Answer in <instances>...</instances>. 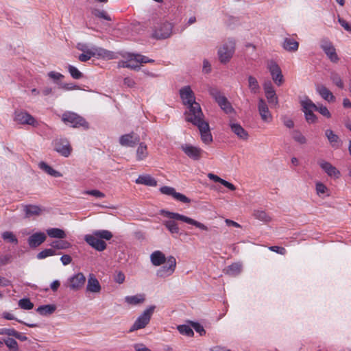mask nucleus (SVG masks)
Wrapping results in <instances>:
<instances>
[{"label": "nucleus", "mask_w": 351, "mask_h": 351, "mask_svg": "<svg viewBox=\"0 0 351 351\" xmlns=\"http://www.w3.org/2000/svg\"><path fill=\"white\" fill-rule=\"evenodd\" d=\"M196 127L199 131L202 141L206 145L211 143L213 139L208 121L201 123Z\"/></svg>", "instance_id": "obj_21"}, {"label": "nucleus", "mask_w": 351, "mask_h": 351, "mask_svg": "<svg viewBox=\"0 0 351 351\" xmlns=\"http://www.w3.org/2000/svg\"><path fill=\"white\" fill-rule=\"evenodd\" d=\"M86 282V277L82 272H78L70 276L66 282V286L70 290L77 291L82 289Z\"/></svg>", "instance_id": "obj_11"}, {"label": "nucleus", "mask_w": 351, "mask_h": 351, "mask_svg": "<svg viewBox=\"0 0 351 351\" xmlns=\"http://www.w3.org/2000/svg\"><path fill=\"white\" fill-rule=\"evenodd\" d=\"M130 55H134V53H125L122 56L125 58L124 60H121L118 62V66L121 68H129L134 70L139 69L138 63L135 62V60H130Z\"/></svg>", "instance_id": "obj_29"}, {"label": "nucleus", "mask_w": 351, "mask_h": 351, "mask_svg": "<svg viewBox=\"0 0 351 351\" xmlns=\"http://www.w3.org/2000/svg\"><path fill=\"white\" fill-rule=\"evenodd\" d=\"M166 264L160 267L156 271V276L160 278H165L171 276L176 267V260L173 256L167 258Z\"/></svg>", "instance_id": "obj_10"}, {"label": "nucleus", "mask_w": 351, "mask_h": 351, "mask_svg": "<svg viewBox=\"0 0 351 351\" xmlns=\"http://www.w3.org/2000/svg\"><path fill=\"white\" fill-rule=\"evenodd\" d=\"M101 290V285L93 274L88 276L86 291L92 293H99Z\"/></svg>", "instance_id": "obj_23"}, {"label": "nucleus", "mask_w": 351, "mask_h": 351, "mask_svg": "<svg viewBox=\"0 0 351 351\" xmlns=\"http://www.w3.org/2000/svg\"><path fill=\"white\" fill-rule=\"evenodd\" d=\"M55 150L64 157L70 156L72 148L70 144L66 141H60L56 143Z\"/></svg>", "instance_id": "obj_30"}, {"label": "nucleus", "mask_w": 351, "mask_h": 351, "mask_svg": "<svg viewBox=\"0 0 351 351\" xmlns=\"http://www.w3.org/2000/svg\"><path fill=\"white\" fill-rule=\"evenodd\" d=\"M136 184H144L149 186H156L157 181L149 175H141L136 180Z\"/></svg>", "instance_id": "obj_36"}, {"label": "nucleus", "mask_w": 351, "mask_h": 351, "mask_svg": "<svg viewBox=\"0 0 351 351\" xmlns=\"http://www.w3.org/2000/svg\"><path fill=\"white\" fill-rule=\"evenodd\" d=\"M48 76L53 80H58L63 77V75L61 73L55 71H50L48 73Z\"/></svg>", "instance_id": "obj_62"}, {"label": "nucleus", "mask_w": 351, "mask_h": 351, "mask_svg": "<svg viewBox=\"0 0 351 351\" xmlns=\"http://www.w3.org/2000/svg\"><path fill=\"white\" fill-rule=\"evenodd\" d=\"M145 297L144 294L140 293L134 295H128L124 298L125 302L130 306H137L144 302Z\"/></svg>", "instance_id": "obj_34"}, {"label": "nucleus", "mask_w": 351, "mask_h": 351, "mask_svg": "<svg viewBox=\"0 0 351 351\" xmlns=\"http://www.w3.org/2000/svg\"><path fill=\"white\" fill-rule=\"evenodd\" d=\"M159 191L162 194L171 196L173 199H175L177 201L186 204L191 202V199L189 198H188L186 195L180 193L176 192V189L173 187L164 186L160 187Z\"/></svg>", "instance_id": "obj_18"}, {"label": "nucleus", "mask_w": 351, "mask_h": 351, "mask_svg": "<svg viewBox=\"0 0 351 351\" xmlns=\"http://www.w3.org/2000/svg\"><path fill=\"white\" fill-rule=\"evenodd\" d=\"M179 93L182 102L186 107L197 103L195 100V94L190 86H185L181 88Z\"/></svg>", "instance_id": "obj_16"}, {"label": "nucleus", "mask_w": 351, "mask_h": 351, "mask_svg": "<svg viewBox=\"0 0 351 351\" xmlns=\"http://www.w3.org/2000/svg\"><path fill=\"white\" fill-rule=\"evenodd\" d=\"M184 115L186 121L195 126L206 121L199 103L186 106Z\"/></svg>", "instance_id": "obj_2"}, {"label": "nucleus", "mask_w": 351, "mask_h": 351, "mask_svg": "<svg viewBox=\"0 0 351 351\" xmlns=\"http://www.w3.org/2000/svg\"><path fill=\"white\" fill-rule=\"evenodd\" d=\"M38 167H40V169L43 170L45 172H46L47 174H49L54 178H60L62 176V174L60 172L53 169L51 167L48 165L45 162H40L38 164Z\"/></svg>", "instance_id": "obj_38"}, {"label": "nucleus", "mask_w": 351, "mask_h": 351, "mask_svg": "<svg viewBox=\"0 0 351 351\" xmlns=\"http://www.w3.org/2000/svg\"><path fill=\"white\" fill-rule=\"evenodd\" d=\"M14 120L22 125L37 126L38 121L28 112L23 110H16L14 112Z\"/></svg>", "instance_id": "obj_14"}, {"label": "nucleus", "mask_w": 351, "mask_h": 351, "mask_svg": "<svg viewBox=\"0 0 351 351\" xmlns=\"http://www.w3.org/2000/svg\"><path fill=\"white\" fill-rule=\"evenodd\" d=\"M301 106L306 121L309 123H315L317 120V117L314 114L313 111L317 109V106L308 98H305L302 100Z\"/></svg>", "instance_id": "obj_12"}, {"label": "nucleus", "mask_w": 351, "mask_h": 351, "mask_svg": "<svg viewBox=\"0 0 351 351\" xmlns=\"http://www.w3.org/2000/svg\"><path fill=\"white\" fill-rule=\"evenodd\" d=\"M19 306L24 310H31L34 307V304L28 298H23L19 300Z\"/></svg>", "instance_id": "obj_52"}, {"label": "nucleus", "mask_w": 351, "mask_h": 351, "mask_svg": "<svg viewBox=\"0 0 351 351\" xmlns=\"http://www.w3.org/2000/svg\"><path fill=\"white\" fill-rule=\"evenodd\" d=\"M84 194L95 196L98 198H103L105 197V194L99 190H88L84 192Z\"/></svg>", "instance_id": "obj_58"}, {"label": "nucleus", "mask_w": 351, "mask_h": 351, "mask_svg": "<svg viewBox=\"0 0 351 351\" xmlns=\"http://www.w3.org/2000/svg\"><path fill=\"white\" fill-rule=\"evenodd\" d=\"M229 126L231 131L237 135V136L243 141L247 140L249 137L248 132L238 123L230 121Z\"/></svg>", "instance_id": "obj_26"}, {"label": "nucleus", "mask_w": 351, "mask_h": 351, "mask_svg": "<svg viewBox=\"0 0 351 351\" xmlns=\"http://www.w3.org/2000/svg\"><path fill=\"white\" fill-rule=\"evenodd\" d=\"M60 88L66 90H72L74 89H77L78 86L73 83H65L61 84L60 85Z\"/></svg>", "instance_id": "obj_61"}, {"label": "nucleus", "mask_w": 351, "mask_h": 351, "mask_svg": "<svg viewBox=\"0 0 351 351\" xmlns=\"http://www.w3.org/2000/svg\"><path fill=\"white\" fill-rule=\"evenodd\" d=\"M325 135L333 148L337 149L341 146V141L339 136L335 134L332 130L329 129L326 130L325 131Z\"/></svg>", "instance_id": "obj_35"}, {"label": "nucleus", "mask_w": 351, "mask_h": 351, "mask_svg": "<svg viewBox=\"0 0 351 351\" xmlns=\"http://www.w3.org/2000/svg\"><path fill=\"white\" fill-rule=\"evenodd\" d=\"M330 80L332 82V83L335 84L337 86L341 89L343 88V82L338 73H332L330 75Z\"/></svg>", "instance_id": "obj_53"}, {"label": "nucleus", "mask_w": 351, "mask_h": 351, "mask_svg": "<svg viewBox=\"0 0 351 351\" xmlns=\"http://www.w3.org/2000/svg\"><path fill=\"white\" fill-rule=\"evenodd\" d=\"M208 92L209 94L215 99L221 110H223L226 113L230 114L234 112V109L230 103L218 89L215 88H210L208 89Z\"/></svg>", "instance_id": "obj_9"}, {"label": "nucleus", "mask_w": 351, "mask_h": 351, "mask_svg": "<svg viewBox=\"0 0 351 351\" xmlns=\"http://www.w3.org/2000/svg\"><path fill=\"white\" fill-rule=\"evenodd\" d=\"M62 121L67 125L72 128H88V122L81 116L72 112H66L62 114Z\"/></svg>", "instance_id": "obj_7"}, {"label": "nucleus", "mask_w": 351, "mask_h": 351, "mask_svg": "<svg viewBox=\"0 0 351 351\" xmlns=\"http://www.w3.org/2000/svg\"><path fill=\"white\" fill-rule=\"evenodd\" d=\"M293 139L300 145L306 143V138L299 131L294 130L291 133Z\"/></svg>", "instance_id": "obj_47"}, {"label": "nucleus", "mask_w": 351, "mask_h": 351, "mask_svg": "<svg viewBox=\"0 0 351 351\" xmlns=\"http://www.w3.org/2000/svg\"><path fill=\"white\" fill-rule=\"evenodd\" d=\"M236 43L232 38H228L218 49L217 54L221 63L230 62L235 51Z\"/></svg>", "instance_id": "obj_3"}, {"label": "nucleus", "mask_w": 351, "mask_h": 351, "mask_svg": "<svg viewBox=\"0 0 351 351\" xmlns=\"http://www.w3.org/2000/svg\"><path fill=\"white\" fill-rule=\"evenodd\" d=\"M319 47L332 63L337 64L339 62L340 58L337 53L336 48L328 38L321 39Z\"/></svg>", "instance_id": "obj_8"}, {"label": "nucleus", "mask_w": 351, "mask_h": 351, "mask_svg": "<svg viewBox=\"0 0 351 351\" xmlns=\"http://www.w3.org/2000/svg\"><path fill=\"white\" fill-rule=\"evenodd\" d=\"M338 22L346 31L351 33V24L350 23L340 16H338Z\"/></svg>", "instance_id": "obj_59"}, {"label": "nucleus", "mask_w": 351, "mask_h": 351, "mask_svg": "<svg viewBox=\"0 0 351 351\" xmlns=\"http://www.w3.org/2000/svg\"><path fill=\"white\" fill-rule=\"evenodd\" d=\"M263 89L268 103L271 105L278 106V98L276 95V90L270 81L265 82L263 84Z\"/></svg>", "instance_id": "obj_20"}, {"label": "nucleus", "mask_w": 351, "mask_h": 351, "mask_svg": "<svg viewBox=\"0 0 351 351\" xmlns=\"http://www.w3.org/2000/svg\"><path fill=\"white\" fill-rule=\"evenodd\" d=\"M163 224L172 234L179 233V227L173 220L165 221Z\"/></svg>", "instance_id": "obj_45"}, {"label": "nucleus", "mask_w": 351, "mask_h": 351, "mask_svg": "<svg viewBox=\"0 0 351 351\" xmlns=\"http://www.w3.org/2000/svg\"><path fill=\"white\" fill-rule=\"evenodd\" d=\"M173 27V23L161 20L154 26L152 37L156 39H166L172 34Z\"/></svg>", "instance_id": "obj_5"}, {"label": "nucleus", "mask_w": 351, "mask_h": 351, "mask_svg": "<svg viewBox=\"0 0 351 351\" xmlns=\"http://www.w3.org/2000/svg\"><path fill=\"white\" fill-rule=\"evenodd\" d=\"M138 145L136 151V160L137 161H142L145 160L149 156V152L147 145L143 143H138Z\"/></svg>", "instance_id": "obj_33"}, {"label": "nucleus", "mask_w": 351, "mask_h": 351, "mask_svg": "<svg viewBox=\"0 0 351 351\" xmlns=\"http://www.w3.org/2000/svg\"><path fill=\"white\" fill-rule=\"evenodd\" d=\"M280 119L283 125L287 128L291 129L294 127V122L289 116L286 114L282 115Z\"/></svg>", "instance_id": "obj_56"}, {"label": "nucleus", "mask_w": 351, "mask_h": 351, "mask_svg": "<svg viewBox=\"0 0 351 351\" xmlns=\"http://www.w3.org/2000/svg\"><path fill=\"white\" fill-rule=\"evenodd\" d=\"M56 254V252L55 250H53L52 248H49V249H45V250H42L41 252H40L36 255V257L38 259L41 260V259H44L49 256H54Z\"/></svg>", "instance_id": "obj_50"}, {"label": "nucleus", "mask_w": 351, "mask_h": 351, "mask_svg": "<svg viewBox=\"0 0 351 351\" xmlns=\"http://www.w3.org/2000/svg\"><path fill=\"white\" fill-rule=\"evenodd\" d=\"M242 266L239 263H233L226 269V273L230 276H237L241 271Z\"/></svg>", "instance_id": "obj_43"}, {"label": "nucleus", "mask_w": 351, "mask_h": 351, "mask_svg": "<svg viewBox=\"0 0 351 351\" xmlns=\"http://www.w3.org/2000/svg\"><path fill=\"white\" fill-rule=\"evenodd\" d=\"M50 245L56 250H64L71 247V243L64 240L53 241Z\"/></svg>", "instance_id": "obj_44"}, {"label": "nucleus", "mask_w": 351, "mask_h": 351, "mask_svg": "<svg viewBox=\"0 0 351 351\" xmlns=\"http://www.w3.org/2000/svg\"><path fill=\"white\" fill-rule=\"evenodd\" d=\"M156 306L151 305L145 308L143 312L136 318L134 324L130 327V332L145 328L149 323L152 316L154 312Z\"/></svg>", "instance_id": "obj_4"}, {"label": "nucleus", "mask_w": 351, "mask_h": 351, "mask_svg": "<svg viewBox=\"0 0 351 351\" xmlns=\"http://www.w3.org/2000/svg\"><path fill=\"white\" fill-rule=\"evenodd\" d=\"M129 57H130V60H135V62L137 63H152L154 62L153 59H150L148 57L134 53V55H130Z\"/></svg>", "instance_id": "obj_46"}, {"label": "nucleus", "mask_w": 351, "mask_h": 351, "mask_svg": "<svg viewBox=\"0 0 351 351\" xmlns=\"http://www.w3.org/2000/svg\"><path fill=\"white\" fill-rule=\"evenodd\" d=\"M41 208L36 205H27L25 206L24 208L25 215L27 217L34 215H39L41 213Z\"/></svg>", "instance_id": "obj_41"}, {"label": "nucleus", "mask_w": 351, "mask_h": 351, "mask_svg": "<svg viewBox=\"0 0 351 351\" xmlns=\"http://www.w3.org/2000/svg\"><path fill=\"white\" fill-rule=\"evenodd\" d=\"M135 351H152L143 343H136L134 345Z\"/></svg>", "instance_id": "obj_64"}, {"label": "nucleus", "mask_w": 351, "mask_h": 351, "mask_svg": "<svg viewBox=\"0 0 351 351\" xmlns=\"http://www.w3.org/2000/svg\"><path fill=\"white\" fill-rule=\"evenodd\" d=\"M180 148L189 158L194 160H199L204 153L203 149L199 147L189 143L182 144Z\"/></svg>", "instance_id": "obj_15"}, {"label": "nucleus", "mask_w": 351, "mask_h": 351, "mask_svg": "<svg viewBox=\"0 0 351 351\" xmlns=\"http://www.w3.org/2000/svg\"><path fill=\"white\" fill-rule=\"evenodd\" d=\"M281 46L285 51L294 53L298 50L299 43L292 37H286L283 39Z\"/></svg>", "instance_id": "obj_28"}, {"label": "nucleus", "mask_w": 351, "mask_h": 351, "mask_svg": "<svg viewBox=\"0 0 351 351\" xmlns=\"http://www.w3.org/2000/svg\"><path fill=\"white\" fill-rule=\"evenodd\" d=\"M46 232L51 238L63 239L66 237L65 232L62 229L58 228H48Z\"/></svg>", "instance_id": "obj_37"}, {"label": "nucleus", "mask_w": 351, "mask_h": 351, "mask_svg": "<svg viewBox=\"0 0 351 351\" xmlns=\"http://www.w3.org/2000/svg\"><path fill=\"white\" fill-rule=\"evenodd\" d=\"M254 217L260 221L267 222L270 221V217L266 213L265 211L262 210H254Z\"/></svg>", "instance_id": "obj_48"}, {"label": "nucleus", "mask_w": 351, "mask_h": 351, "mask_svg": "<svg viewBox=\"0 0 351 351\" xmlns=\"http://www.w3.org/2000/svg\"><path fill=\"white\" fill-rule=\"evenodd\" d=\"M167 258L164 253L160 250L153 252L150 255V261L153 265L160 266L167 261Z\"/></svg>", "instance_id": "obj_32"}, {"label": "nucleus", "mask_w": 351, "mask_h": 351, "mask_svg": "<svg viewBox=\"0 0 351 351\" xmlns=\"http://www.w3.org/2000/svg\"><path fill=\"white\" fill-rule=\"evenodd\" d=\"M91 13L97 18L102 19L108 21H111L110 16L104 10L94 8L92 10Z\"/></svg>", "instance_id": "obj_49"}, {"label": "nucleus", "mask_w": 351, "mask_h": 351, "mask_svg": "<svg viewBox=\"0 0 351 351\" xmlns=\"http://www.w3.org/2000/svg\"><path fill=\"white\" fill-rule=\"evenodd\" d=\"M47 236L44 232H36L28 238L27 243L31 248H36L40 245L45 240Z\"/></svg>", "instance_id": "obj_25"}, {"label": "nucleus", "mask_w": 351, "mask_h": 351, "mask_svg": "<svg viewBox=\"0 0 351 351\" xmlns=\"http://www.w3.org/2000/svg\"><path fill=\"white\" fill-rule=\"evenodd\" d=\"M140 138L138 135L134 134V133H130L127 134H124L120 136L119 138V143L122 146L125 147H134L136 144L139 143Z\"/></svg>", "instance_id": "obj_24"}, {"label": "nucleus", "mask_w": 351, "mask_h": 351, "mask_svg": "<svg viewBox=\"0 0 351 351\" xmlns=\"http://www.w3.org/2000/svg\"><path fill=\"white\" fill-rule=\"evenodd\" d=\"M161 213L164 216H165L171 219L181 221L187 224L194 226L195 227H196L202 230L208 231V227L206 225H204V223H202L198 221H196L191 217H189L187 216L181 215L180 213L170 212V211H167V210H161Z\"/></svg>", "instance_id": "obj_6"}, {"label": "nucleus", "mask_w": 351, "mask_h": 351, "mask_svg": "<svg viewBox=\"0 0 351 351\" xmlns=\"http://www.w3.org/2000/svg\"><path fill=\"white\" fill-rule=\"evenodd\" d=\"M114 280L119 284H121L125 280V275L121 271L118 272L114 276Z\"/></svg>", "instance_id": "obj_63"}, {"label": "nucleus", "mask_w": 351, "mask_h": 351, "mask_svg": "<svg viewBox=\"0 0 351 351\" xmlns=\"http://www.w3.org/2000/svg\"><path fill=\"white\" fill-rule=\"evenodd\" d=\"M112 238L111 232L107 230H95L91 234L84 237L85 241L97 251L101 252L106 248V243L101 239L110 240Z\"/></svg>", "instance_id": "obj_1"}, {"label": "nucleus", "mask_w": 351, "mask_h": 351, "mask_svg": "<svg viewBox=\"0 0 351 351\" xmlns=\"http://www.w3.org/2000/svg\"><path fill=\"white\" fill-rule=\"evenodd\" d=\"M76 48L82 51V53H115L113 51L106 50L104 48L95 46V45H90L86 43H78L76 45Z\"/></svg>", "instance_id": "obj_19"}, {"label": "nucleus", "mask_w": 351, "mask_h": 351, "mask_svg": "<svg viewBox=\"0 0 351 351\" xmlns=\"http://www.w3.org/2000/svg\"><path fill=\"white\" fill-rule=\"evenodd\" d=\"M1 237L3 239V240L7 241L10 243H15V244L18 243L17 238L15 237V235L13 234V232H10V231L3 232L1 234Z\"/></svg>", "instance_id": "obj_51"}, {"label": "nucleus", "mask_w": 351, "mask_h": 351, "mask_svg": "<svg viewBox=\"0 0 351 351\" xmlns=\"http://www.w3.org/2000/svg\"><path fill=\"white\" fill-rule=\"evenodd\" d=\"M56 306L54 304L42 305L37 308L36 311L43 316L51 315L55 312Z\"/></svg>", "instance_id": "obj_39"}, {"label": "nucleus", "mask_w": 351, "mask_h": 351, "mask_svg": "<svg viewBox=\"0 0 351 351\" xmlns=\"http://www.w3.org/2000/svg\"><path fill=\"white\" fill-rule=\"evenodd\" d=\"M316 193L318 196L324 197L329 196V190L327 186L321 182H317L315 184Z\"/></svg>", "instance_id": "obj_42"}, {"label": "nucleus", "mask_w": 351, "mask_h": 351, "mask_svg": "<svg viewBox=\"0 0 351 351\" xmlns=\"http://www.w3.org/2000/svg\"><path fill=\"white\" fill-rule=\"evenodd\" d=\"M91 58H101L104 60H112L117 58V56L115 53H81L78 56V60L80 62H86L88 61Z\"/></svg>", "instance_id": "obj_22"}, {"label": "nucleus", "mask_w": 351, "mask_h": 351, "mask_svg": "<svg viewBox=\"0 0 351 351\" xmlns=\"http://www.w3.org/2000/svg\"><path fill=\"white\" fill-rule=\"evenodd\" d=\"M267 68L269 70L274 82L280 86L284 83V77L278 64L274 60L267 62Z\"/></svg>", "instance_id": "obj_13"}, {"label": "nucleus", "mask_w": 351, "mask_h": 351, "mask_svg": "<svg viewBox=\"0 0 351 351\" xmlns=\"http://www.w3.org/2000/svg\"><path fill=\"white\" fill-rule=\"evenodd\" d=\"M68 71L73 79L79 80L82 77V73L73 65L68 66Z\"/></svg>", "instance_id": "obj_55"}, {"label": "nucleus", "mask_w": 351, "mask_h": 351, "mask_svg": "<svg viewBox=\"0 0 351 351\" xmlns=\"http://www.w3.org/2000/svg\"><path fill=\"white\" fill-rule=\"evenodd\" d=\"M178 330L180 334L186 335L187 337H192L193 335V331L189 326H187V325L178 326Z\"/></svg>", "instance_id": "obj_54"}, {"label": "nucleus", "mask_w": 351, "mask_h": 351, "mask_svg": "<svg viewBox=\"0 0 351 351\" xmlns=\"http://www.w3.org/2000/svg\"><path fill=\"white\" fill-rule=\"evenodd\" d=\"M248 80V88L250 92L253 94H256L260 90V86L256 77L252 75H250L247 77Z\"/></svg>", "instance_id": "obj_40"}, {"label": "nucleus", "mask_w": 351, "mask_h": 351, "mask_svg": "<svg viewBox=\"0 0 351 351\" xmlns=\"http://www.w3.org/2000/svg\"><path fill=\"white\" fill-rule=\"evenodd\" d=\"M320 167L327 173L330 177L334 178H339L340 177V171L330 162L322 160L319 162Z\"/></svg>", "instance_id": "obj_27"}, {"label": "nucleus", "mask_w": 351, "mask_h": 351, "mask_svg": "<svg viewBox=\"0 0 351 351\" xmlns=\"http://www.w3.org/2000/svg\"><path fill=\"white\" fill-rule=\"evenodd\" d=\"M4 343L10 350H16L19 348L17 341L12 338H8L7 339H5Z\"/></svg>", "instance_id": "obj_57"}, {"label": "nucleus", "mask_w": 351, "mask_h": 351, "mask_svg": "<svg viewBox=\"0 0 351 351\" xmlns=\"http://www.w3.org/2000/svg\"><path fill=\"white\" fill-rule=\"evenodd\" d=\"M315 110L318 111L321 114H322L323 116H324L327 118H330L331 117L330 112H329V110H328V108L326 106H317V109Z\"/></svg>", "instance_id": "obj_60"}, {"label": "nucleus", "mask_w": 351, "mask_h": 351, "mask_svg": "<svg viewBox=\"0 0 351 351\" xmlns=\"http://www.w3.org/2000/svg\"><path fill=\"white\" fill-rule=\"evenodd\" d=\"M258 111L261 118V120L266 123H270L273 121V115L269 109L268 105L266 101L260 98L258 101Z\"/></svg>", "instance_id": "obj_17"}, {"label": "nucleus", "mask_w": 351, "mask_h": 351, "mask_svg": "<svg viewBox=\"0 0 351 351\" xmlns=\"http://www.w3.org/2000/svg\"><path fill=\"white\" fill-rule=\"evenodd\" d=\"M316 90L322 99L328 101L333 102L335 101V97L332 92L324 85H317Z\"/></svg>", "instance_id": "obj_31"}]
</instances>
